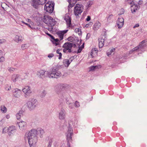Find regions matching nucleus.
Wrapping results in <instances>:
<instances>
[{
	"mask_svg": "<svg viewBox=\"0 0 147 147\" xmlns=\"http://www.w3.org/2000/svg\"><path fill=\"white\" fill-rule=\"evenodd\" d=\"M59 54V57L58 59H60L61 58V56H62V54L61 53H59L58 54Z\"/></svg>",
	"mask_w": 147,
	"mask_h": 147,
	"instance_id": "3c124183",
	"label": "nucleus"
},
{
	"mask_svg": "<svg viewBox=\"0 0 147 147\" xmlns=\"http://www.w3.org/2000/svg\"><path fill=\"white\" fill-rule=\"evenodd\" d=\"M59 51L60 50L59 49H57V53L58 54H59V53H60V52H59Z\"/></svg>",
	"mask_w": 147,
	"mask_h": 147,
	"instance_id": "680f3d73",
	"label": "nucleus"
},
{
	"mask_svg": "<svg viewBox=\"0 0 147 147\" xmlns=\"http://www.w3.org/2000/svg\"><path fill=\"white\" fill-rule=\"evenodd\" d=\"M124 20L121 17L119 18L117 22V26L119 28L122 27L124 24Z\"/></svg>",
	"mask_w": 147,
	"mask_h": 147,
	"instance_id": "dca6fc26",
	"label": "nucleus"
},
{
	"mask_svg": "<svg viewBox=\"0 0 147 147\" xmlns=\"http://www.w3.org/2000/svg\"><path fill=\"white\" fill-rule=\"evenodd\" d=\"M53 39L55 41V42H58L59 41V39L58 38L55 39L54 37H53V38L52 39Z\"/></svg>",
	"mask_w": 147,
	"mask_h": 147,
	"instance_id": "5fc2aeb1",
	"label": "nucleus"
},
{
	"mask_svg": "<svg viewBox=\"0 0 147 147\" xmlns=\"http://www.w3.org/2000/svg\"><path fill=\"white\" fill-rule=\"evenodd\" d=\"M45 33L47 34L48 36H49L51 38V39H53V36H52V35H51V34H50L48 33H47L46 32H45Z\"/></svg>",
	"mask_w": 147,
	"mask_h": 147,
	"instance_id": "8fccbe9b",
	"label": "nucleus"
},
{
	"mask_svg": "<svg viewBox=\"0 0 147 147\" xmlns=\"http://www.w3.org/2000/svg\"><path fill=\"white\" fill-rule=\"evenodd\" d=\"M139 25L138 24H136L134 26V28H135L136 27H139Z\"/></svg>",
	"mask_w": 147,
	"mask_h": 147,
	"instance_id": "6e6d98bb",
	"label": "nucleus"
},
{
	"mask_svg": "<svg viewBox=\"0 0 147 147\" xmlns=\"http://www.w3.org/2000/svg\"><path fill=\"white\" fill-rule=\"evenodd\" d=\"M99 42V47L100 48H102L104 45L105 41V39L102 38V37H100L98 39Z\"/></svg>",
	"mask_w": 147,
	"mask_h": 147,
	"instance_id": "aec40b11",
	"label": "nucleus"
},
{
	"mask_svg": "<svg viewBox=\"0 0 147 147\" xmlns=\"http://www.w3.org/2000/svg\"><path fill=\"white\" fill-rule=\"evenodd\" d=\"M77 0H68V2L70 5L73 6L76 3Z\"/></svg>",
	"mask_w": 147,
	"mask_h": 147,
	"instance_id": "c85d7f7f",
	"label": "nucleus"
},
{
	"mask_svg": "<svg viewBox=\"0 0 147 147\" xmlns=\"http://www.w3.org/2000/svg\"><path fill=\"white\" fill-rule=\"evenodd\" d=\"M6 40L4 39H0V45L5 42Z\"/></svg>",
	"mask_w": 147,
	"mask_h": 147,
	"instance_id": "49530a36",
	"label": "nucleus"
},
{
	"mask_svg": "<svg viewBox=\"0 0 147 147\" xmlns=\"http://www.w3.org/2000/svg\"><path fill=\"white\" fill-rule=\"evenodd\" d=\"M141 2V1H139V2Z\"/></svg>",
	"mask_w": 147,
	"mask_h": 147,
	"instance_id": "338daca9",
	"label": "nucleus"
},
{
	"mask_svg": "<svg viewBox=\"0 0 147 147\" xmlns=\"http://www.w3.org/2000/svg\"><path fill=\"white\" fill-rule=\"evenodd\" d=\"M106 30L105 29H104L102 30V34L103 36H104L105 38V36L107 35L106 34Z\"/></svg>",
	"mask_w": 147,
	"mask_h": 147,
	"instance_id": "e433bc0d",
	"label": "nucleus"
},
{
	"mask_svg": "<svg viewBox=\"0 0 147 147\" xmlns=\"http://www.w3.org/2000/svg\"><path fill=\"white\" fill-rule=\"evenodd\" d=\"M27 21L28 22H30L31 21V20L30 19H28L27 20Z\"/></svg>",
	"mask_w": 147,
	"mask_h": 147,
	"instance_id": "0e129e2a",
	"label": "nucleus"
},
{
	"mask_svg": "<svg viewBox=\"0 0 147 147\" xmlns=\"http://www.w3.org/2000/svg\"><path fill=\"white\" fill-rule=\"evenodd\" d=\"M20 78V75L18 74H14L11 77V80L13 82H15Z\"/></svg>",
	"mask_w": 147,
	"mask_h": 147,
	"instance_id": "412c9836",
	"label": "nucleus"
},
{
	"mask_svg": "<svg viewBox=\"0 0 147 147\" xmlns=\"http://www.w3.org/2000/svg\"><path fill=\"white\" fill-rule=\"evenodd\" d=\"M2 51L1 50H0V56L2 55Z\"/></svg>",
	"mask_w": 147,
	"mask_h": 147,
	"instance_id": "052dcab7",
	"label": "nucleus"
},
{
	"mask_svg": "<svg viewBox=\"0 0 147 147\" xmlns=\"http://www.w3.org/2000/svg\"><path fill=\"white\" fill-rule=\"evenodd\" d=\"M37 132H38V134H40L41 135H42L44 133V130L41 128H38L37 129Z\"/></svg>",
	"mask_w": 147,
	"mask_h": 147,
	"instance_id": "c756f323",
	"label": "nucleus"
},
{
	"mask_svg": "<svg viewBox=\"0 0 147 147\" xmlns=\"http://www.w3.org/2000/svg\"><path fill=\"white\" fill-rule=\"evenodd\" d=\"M66 22L67 26L70 27L71 25V19L68 16H66L64 18Z\"/></svg>",
	"mask_w": 147,
	"mask_h": 147,
	"instance_id": "6ab92c4d",
	"label": "nucleus"
},
{
	"mask_svg": "<svg viewBox=\"0 0 147 147\" xmlns=\"http://www.w3.org/2000/svg\"><path fill=\"white\" fill-rule=\"evenodd\" d=\"M1 110L3 113H6L7 111V109L4 105H2L1 107Z\"/></svg>",
	"mask_w": 147,
	"mask_h": 147,
	"instance_id": "cd10ccee",
	"label": "nucleus"
},
{
	"mask_svg": "<svg viewBox=\"0 0 147 147\" xmlns=\"http://www.w3.org/2000/svg\"><path fill=\"white\" fill-rule=\"evenodd\" d=\"M90 16H87V18L86 19V20L87 21H90Z\"/></svg>",
	"mask_w": 147,
	"mask_h": 147,
	"instance_id": "603ef678",
	"label": "nucleus"
},
{
	"mask_svg": "<svg viewBox=\"0 0 147 147\" xmlns=\"http://www.w3.org/2000/svg\"><path fill=\"white\" fill-rule=\"evenodd\" d=\"M101 26V23L97 21L94 25L93 29L95 30H96L100 28Z\"/></svg>",
	"mask_w": 147,
	"mask_h": 147,
	"instance_id": "b1692460",
	"label": "nucleus"
},
{
	"mask_svg": "<svg viewBox=\"0 0 147 147\" xmlns=\"http://www.w3.org/2000/svg\"><path fill=\"white\" fill-rule=\"evenodd\" d=\"M26 45L27 44H26L22 45L21 46V48L23 50L24 49L26 48V47H27Z\"/></svg>",
	"mask_w": 147,
	"mask_h": 147,
	"instance_id": "ea45409f",
	"label": "nucleus"
},
{
	"mask_svg": "<svg viewBox=\"0 0 147 147\" xmlns=\"http://www.w3.org/2000/svg\"><path fill=\"white\" fill-rule=\"evenodd\" d=\"M46 0H33V6L35 8H36L39 5H42L44 4L46 2Z\"/></svg>",
	"mask_w": 147,
	"mask_h": 147,
	"instance_id": "1a4fd4ad",
	"label": "nucleus"
},
{
	"mask_svg": "<svg viewBox=\"0 0 147 147\" xmlns=\"http://www.w3.org/2000/svg\"><path fill=\"white\" fill-rule=\"evenodd\" d=\"M75 106L76 107H78L80 106L79 102L77 101H76L75 103Z\"/></svg>",
	"mask_w": 147,
	"mask_h": 147,
	"instance_id": "a18cd8bd",
	"label": "nucleus"
},
{
	"mask_svg": "<svg viewBox=\"0 0 147 147\" xmlns=\"http://www.w3.org/2000/svg\"><path fill=\"white\" fill-rule=\"evenodd\" d=\"M18 124L21 130H23L25 128L26 126V123L24 121H21L19 122H18Z\"/></svg>",
	"mask_w": 147,
	"mask_h": 147,
	"instance_id": "f3484780",
	"label": "nucleus"
},
{
	"mask_svg": "<svg viewBox=\"0 0 147 147\" xmlns=\"http://www.w3.org/2000/svg\"><path fill=\"white\" fill-rule=\"evenodd\" d=\"M128 2L130 5H133L134 3V0H129Z\"/></svg>",
	"mask_w": 147,
	"mask_h": 147,
	"instance_id": "a19ab883",
	"label": "nucleus"
},
{
	"mask_svg": "<svg viewBox=\"0 0 147 147\" xmlns=\"http://www.w3.org/2000/svg\"><path fill=\"white\" fill-rule=\"evenodd\" d=\"M75 32L80 35H81L82 34L81 30L79 28H76L75 30Z\"/></svg>",
	"mask_w": 147,
	"mask_h": 147,
	"instance_id": "7c9ffc66",
	"label": "nucleus"
},
{
	"mask_svg": "<svg viewBox=\"0 0 147 147\" xmlns=\"http://www.w3.org/2000/svg\"><path fill=\"white\" fill-rule=\"evenodd\" d=\"M73 134V130L72 128L69 127L66 133V136L68 144H69L72 141V137Z\"/></svg>",
	"mask_w": 147,
	"mask_h": 147,
	"instance_id": "0eeeda50",
	"label": "nucleus"
},
{
	"mask_svg": "<svg viewBox=\"0 0 147 147\" xmlns=\"http://www.w3.org/2000/svg\"><path fill=\"white\" fill-rule=\"evenodd\" d=\"M5 58L3 57H1L0 58V62H3L5 61Z\"/></svg>",
	"mask_w": 147,
	"mask_h": 147,
	"instance_id": "c03bdc74",
	"label": "nucleus"
},
{
	"mask_svg": "<svg viewBox=\"0 0 147 147\" xmlns=\"http://www.w3.org/2000/svg\"><path fill=\"white\" fill-rule=\"evenodd\" d=\"M13 94L15 97L16 98H18L20 96L21 94V90L17 88L14 89L13 90Z\"/></svg>",
	"mask_w": 147,
	"mask_h": 147,
	"instance_id": "2eb2a0df",
	"label": "nucleus"
},
{
	"mask_svg": "<svg viewBox=\"0 0 147 147\" xmlns=\"http://www.w3.org/2000/svg\"><path fill=\"white\" fill-rule=\"evenodd\" d=\"M6 117L7 119H8L10 118V116L9 115H7L6 116Z\"/></svg>",
	"mask_w": 147,
	"mask_h": 147,
	"instance_id": "13d9d810",
	"label": "nucleus"
},
{
	"mask_svg": "<svg viewBox=\"0 0 147 147\" xmlns=\"http://www.w3.org/2000/svg\"><path fill=\"white\" fill-rule=\"evenodd\" d=\"M25 24H26V25H27V26H28L29 27H30V28L31 27V26L30 25V24H28V23H25Z\"/></svg>",
	"mask_w": 147,
	"mask_h": 147,
	"instance_id": "bf43d9fd",
	"label": "nucleus"
},
{
	"mask_svg": "<svg viewBox=\"0 0 147 147\" xmlns=\"http://www.w3.org/2000/svg\"><path fill=\"white\" fill-rule=\"evenodd\" d=\"M66 116V113L64 110H61L59 113V118L61 120L64 119Z\"/></svg>",
	"mask_w": 147,
	"mask_h": 147,
	"instance_id": "a211bd4d",
	"label": "nucleus"
},
{
	"mask_svg": "<svg viewBox=\"0 0 147 147\" xmlns=\"http://www.w3.org/2000/svg\"><path fill=\"white\" fill-rule=\"evenodd\" d=\"M8 131H9V128L5 127L3 129L2 132H3V134H5V133H7V132L8 133Z\"/></svg>",
	"mask_w": 147,
	"mask_h": 147,
	"instance_id": "72a5a7b5",
	"label": "nucleus"
},
{
	"mask_svg": "<svg viewBox=\"0 0 147 147\" xmlns=\"http://www.w3.org/2000/svg\"><path fill=\"white\" fill-rule=\"evenodd\" d=\"M48 77L50 78H57L61 76V72L56 69H52L51 73L46 72Z\"/></svg>",
	"mask_w": 147,
	"mask_h": 147,
	"instance_id": "7ed1b4c3",
	"label": "nucleus"
},
{
	"mask_svg": "<svg viewBox=\"0 0 147 147\" xmlns=\"http://www.w3.org/2000/svg\"><path fill=\"white\" fill-rule=\"evenodd\" d=\"M67 85L66 84H63L62 85H58L56 86L55 87V89L56 91L57 92V93H59V91H61L62 90H63L64 89V88Z\"/></svg>",
	"mask_w": 147,
	"mask_h": 147,
	"instance_id": "4468645a",
	"label": "nucleus"
},
{
	"mask_svg": "<svg viewBox=\"0 0 147 147\" xmlns=\"http://www.w3.org/2000/svg\"><path fill=\"white\" fill-rule=\"evenodd\" d=\"M15 69L12 67H9L8 69V71L10 72H12L15 70Z\"/></svg>",
	"mask_w": 147,
	"mask_h": 147,
	"instance_id": "58836bf2",
	"label": "nucleus"
},
{
	"mask_svg": "<svg viewBox=\"0 0 147 147\" xmlns=\"http://www.w3.org/2000/svg\"><path fill=\"white\" fill-rule=\"evenodd\" d=\"M115 49L114 48H113L111 49H109L107 53V55L108 56H109L112 53L114 52V51H115Z\"/></svg>",
	"mask_w": 147,
	"mask_h": 147,
	"instance_id": "bb28decb",
	"label": "nucleus"
},
{
	"mask_svg": "<svg viewBox=\"0 0 147 147\" xmlns=\"http://www.w3.org/2000/svg\"><path fill=\"white\" fill-rule=\"evenodd\" d=\"M84 9L83 6L79 4H77L75 6L74 9V14L77 17L80 15Z\"/></svg>",
	"mask_w": 147,
	"mask_h": 147,
	"instance_id": "20e7f679",
	"label": "nucleus"
},
{
	"mask_svg": "<svg viewBox=\"0 0 147 147\" xmlns=\"http://www.w3.org/2000/svg\"><path fill=\"white\" fill-rule=\"evenodd\" d=\"M53 141L51 139H50L49 140L48 145L47 147H51Z\"/></svg>",
	"mask_w": 147,
	"mask_h": 147,
	"instance_id": "f704fd0d",
	"label": "nucleus"
},
{
	"mask_svg": "<svg viewBox=\"0 0 147 147\" xmlns=\"http://www.w3.org/2000/svg\"><path fill=\"white\" fill-rule=\"evenodd\" d=\"M22 91L24 93V96L26 98L30 96L32 93L31 88L29 86H25L22 89Z\"/></svg>",
	"mask_w": 147,
	"mask_h": 147,
	"instance_id": "6e6552de",
	"label": "nucleus"
},
{
	"mask_svg": "<svg viewBox=\"0 0 147 147\" xmlns=\"http://www.w3.org/2000/svg\"><path fill=\"white\" fill-rule=\"evenodd\" d=\"M67 31L68 30H64L58 31L56 33L57 35L60 40L63 39L64 34L66 33Z\"/></svg>",
	"mask_w": 147,
	"mask_h": 147,
	"instance_id": "f8f14e48",
	"label": "nucleus"
},
{
	"mask_svg": "<svg viewBox=\"0 0 147 147\" xmlns=\"http://www.w3.org/2000/svg\"><path fill=\"white\" fill-rule=\"evenodd\" d=\"M37 131L36 130L32 129L28 134L26 135L25 139H27L28 140L30 147H34L36 146L37 141Z\"/></svg>",
	"mask_w": 147,
	"mask_h": 147,
	"instance_id": "f257e3e1",
	"label": "nucleus"
},
{
	"mask_svg": "<svg viewBox=\"0 0 147 147\" xmlns=\"http://www.w3.org/2000/svg\"><path fill=\"white\" fill-rule=\"evenodd\" d=\"M93 23L92 22H90L88 24H87L86 25V27H88L92 26Z\"/></svg>",
	"mask_w": 147,
	"mask_h": 147,
	"instance_id": "37998d69",
	"label": "nucleus"
},
{
	"mask_svg": "<svg viewBox=\"0 0 147 147\" xmlns=\"http://www.w3.org/2000/svg\"><path fill=\"white\" fill-rule=\"evenodd\" d=\"M138 8V6L136 4H134L131 6V10L132 13L135 12Z\"/></svg>",
	"mask_w": 147,
	"mask_h": 147,
	"instance_id": "393cba45",
	"label": "nucleus"
},
{
	"mask_svg": "<svg viewBox=\"0 0 147 147\" xmlns=\"http://www.w3.org/2000/svg\"><path fill=\"white\" fill-rule=\"evenodd\" d=\"M146 42L145 40H143L140 43L139 45L137 47H138L139 48L142 47L143 46V44Z\"/></svg>",
	"mask_w": 147,
	"mask_h": 147,
	"instance_id": "473e14b6",
	"label": "nucleus"
},
{
	"mask_svg": "<svg viewBox=\"0 0 147 147\" xmlns=\"http://www.w3.org/2000/svg\"><path fill=\"white\" fill-rule=\"evenodd\" d=\"M46 94V92L45 90H43L41 93L40 96L41 97H43L45 96Z\"/></svg>",
	"mask_w": 147,
	"mask_h": 147,
	"instance_id": "4c0bfd02",
	"label": "nucleus"
},
{
	"mask_svg": "<svg viewBox=\"0 0 147 147\" xmlns=\"http://www.w3.org/2000/svg\"><path fill=\"white\" fill-rule=\"evenodd\" d=\"M43 22L50 27V28L48 29V30H52L53 29V26L55 24V20L51 16L46 15L44 16Z\"/></svg>",
	"mask_w": 147,
	"mask_h": 147,
	"instance_id": "f03ea898",
	"label": "nucleus"
},
{
	"mask_svg": "<svg viewBox=\"0 0 147 147\" xmlns=\"http://www.w3.org/2000/svg\"><path fill=\"white\" fill-rule=\"evenodd\" d=\"M76 45L74 43L68 42L65 43L63 46L64 49L63 50L64 53H71V49L72 47H75Z\"/></svg>",
	"mask_w": 147,
	"mask_h": 147,
	"instance_id": "39448f33",
	"label": "nucleus"
},
{
	"mask_svg": "<svg viewBox=\"0 0 147 147\" xmlns=\"http://www.w3.org/2000/svg\"><path fill=\"white\" fill-rule=\"evenodd\" d=\"M71 61L70 62L68 59H65L64 60L63 63L65 67H68L69 66L71 61Z\"/></svg>",
	"mask_w": 147,
	"mask_h": 147,
	"instance_id": "a878e982",
	"label": "nucleus"
},
{
	"mask_svg": "<svg viewBox=\"0 0 147 147\" xmlns=\"http://www.w3.org/2000/svg\"><path fill=\"white\" fill-rule=\"evenodd\" d=\"M97 66H91L90 67V71L94 70L95 69L96 67Z\"/></svg>",
	"mask_w": 147,
	"mask_h": 147,
	"instance_id": "79ce46f5",
	"label": "nucleus"
},
{
	"mask_svg": "<svg viewBox=\"0 0 147 147\" xmlns=\"http://www.w3.org/2000/svg\"><path fill=\"white\" fill-rule=\"evenodd\" d=\"M121 11H122V13H121V14H123L124 13V10L123 9H121Z\"/></svg>",
	"mask_w": 147,
	"mask_h": 147,
	"instance_id": "e2e57ef3",
	"label": "nucleus"
},
{
	"mask_svg": "<svg viewBox=\"0 0 147 147\" xmlns=\"http://www.w3.org/2000/svg\"><path fill=\"white\" fill-rule=\"evenodd\" d=\"M22 115V111H20L16 115L17 119H20Z\"/></svg>",
	"mask_w": 147,
	"mask_h": 147,
	"instance_id": "2f4dec72",
	"label": "nucleus"
},
{
	"mask_svg": "<svg viewBox=\"0 0 147 147\" xmlns=\"http://www.w3.org/2000/svg\"><path fill=\"white\" fill-rule=\"evenodd\" d=\"M46 72H48V71H44L43 70H41L40 71L38 72L37 75L41 78H45V77L48 76Z\"/></svg>",
	"mask_w": 147,
	"mask_h": 147,
	"instance_id": "ddd939ff",
	"label": "nucleus"
},
{
	"mask_svg": "<svg viewBox=\"0 0 147 147\" xmlns=\"http://www.w3.org/2000/svg\"><path fill=\"white\" fill-rule=\"evenodd\" d=\"M9 87L7 88V87L5 88V90H9L11 88V86H8Z\"/></svg>",
	"mask_w": 147,
	"mask_h": 147,
	"instance_id": "864d4df0",
	"label": "nucleus"
},
{
	"mask_svg": "<svg viewBox=\"0 0 147 147\" xmlns=\"http://www.w3.org/2000/svg\"><path fill=\"white\" fill-rule=\"evenodd\" d=\"M82 50V49L81 47H79L77 51V53H80L81 52Z\"/></svg>",
	"mask_w": 147,
	"mask_h": 147,
	"instance_id": "09e8293b",
	"label": "nucleus"
},
{
	"mask_svg": "<svg viewBox=\"0 0 147 147\" xmlns=\"http://www.w3.org/2000/svg\"><path fill=\"white\" fill-rule=\"evenodd\" d=\"M54 5L53 3L49 2L45 4L44 7L45 10L46 11L51 13L54 10Z\"/></svg>",
	"mask_w": 147,
	"mask_h": 147,
	"instance_id": "423d86ee",
	"label": "nucleus"
},
{
	"mask_svg": "<svg viewBox=\"0 0 147 147\" xmlns=\"http://www.w3.org/2000/svg\"><path fill=\"white\" fill-rule=\"evenodd\" d=\"M36 100L35 99H32L31 101H28L27 103L28 107L30 109H32L36 106Z\"/></svg>",
	"mask_w": 147,
	"mask_h": 147,
	"instance_id": "9d476101",
	"label": "nucleus"
},
{
	"mask_svg": "<svg viewBox=\"0 0 147 147\" xmlns=\"http://www.w3.org/2000/svg\"><path fill=\"white\" fill-rule=\"evenodd\" d=\"M54 56V54L53 53L49 54L48 55V57L49 58H51Z\"/></svg>",
	"mask_w": 147,
	"mask_h": 147,
	"instance_id": "de8ad7c7",
	"label": "nucleus"
},
{
	"mask_svg": "<svg viewBox=\"0 0 147 147\" xmlns=\"http://www.w3.org/2000/svg\"><path fill=\"white\" fill-rule=\"evenodd\" d=\"M22 22L23 23V24H25V23H25V22H24L23 21H22Z\"/></svg>",
	"mask_w": 147,
	"mask_h": 147,
	"instance_id": "69168bd1",
	"label": "nucleus"
},
{
	"mask_svg": "<svg viewBox=\"0 0 147 147\" xmlns=\"http://www.w3.org/2000/svg\"><path fill=\"white\" fill-rule=\"evenodd\" d=\"M24 39L23 37L21 36L16 35L14 38V40L17 42H22Z\"/></svg>",
	"mask_w": 147,
	"mask_h": 147,
	"instance_id": "5701e85b",
	"label": "nucleus"
},
{
	"mask_svg": "<svg viewBox=\"0 0 147 147\" xmlns=\"http://www.w3.org/2000/svg\"><path fill=\"white\" fill-rule=\"evenodd\" d=\"M16 130L14 126H11L9 127L8 135L9 136H12L16 134Z\"/></svg>",
	"mask_w": 147,
	"mask_h": 147,
	"instance_id": "9b49d317",
	"label": "nucleus"
},
{
	"mask_svg": "<svg viewBox=\"0 0 147 147\" xmlns=\"http://www.w3.org/2000/svg\"><path fill=\"white\" fill-rule=\"evenodd\" d=\"M117 1V0H112L111 2L113 3H115Z\"/></svg>",
	"mask_w": 147,
	"mask_h": 147,
	"instance_id": "4d7b16f0",
	"label": "nucleus"
},
{
	"mask_svg": "<svg viewBox=\"0 0 147 147\" xmlns=\"http://www.w3.org/2000/svg\"><path fill=\"white\" fill-rule=\"evenodd\" d=\"M98 50L95 48H93L91 52V55L92 57H93L96 56L97 55Z\"/></svg>",
	"mask_w": 147,
	"mask_h": 147,
	"instance_id": "4be33fe9",
	"label": "nucleus"
},
{
	"mask_svg": "<svg viewBox=\"0 0 147 147\" xmlns=\"http://www.w3.org/2000/svg\"><path fill=\"white\" fill-rule=\"evenodd\" d=\"M139 48V47H136L134 48L133 49L130 51V52H133L134 51H136Z\"/></svg>",
	"mask_w": 147,
	"mask_h": 147,
	"instance_id": "c9c22d12",
	"label": "nucleus"
}]
</instances>
